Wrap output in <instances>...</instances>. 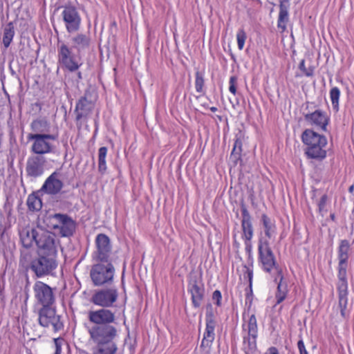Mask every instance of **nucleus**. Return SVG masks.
I'll return each mask as SVG.
<instances>
[{
	"label": "nucleus",
	"instance_id": "obj_1",
	"mask_svg": "<svg viewBox=\"0 0 354 354\" xmlns=\"http://www.w3.org/2000/svg\"><path fill=\"white\" fill-rule=\"evenodd\" d=\"M95 290L90 301L101 308L89 310L88 319L93 325L88 328L90 338L95 344L93 354H115L118 346L115 339L118 336V323L114 312L109 309L118 298L115 286Z\"/></svg>",
	"mask_w": 354,
	"mask_h": 354
},
{
	"label": "nucleus",
	"instance_id": "obj_2",
	"mask_svg": "<svg viewBox=\"0 0 354 354\" xmlns=\"http://www.w3.org/2000/svg\"><path fill=\"white\" fill-rule=\"evenodd\" d=\"M301 140L306 148L305 154L308 158L323 160L326 157L327 140L324 136L320 135L312 129L304 130L301 136Z\"/></svg>",
	"mask_w": 354,
	"mask_h": 354
},
{
	"label": "nucleus",
	"instance_id": "obj_3",
	"mask_svg": "<svg viewBox=\"0 0 354 354\" xmlns=\"http://www.w3.org/2000/svg\"><path fill=\"white\" fill-rule=\"evenodd\" d=\"M115 271V267L111 261H97L90 270V277L93 286L99 287L112 285Z\"/></svg>",
	"mask_w": 354,
	"mask_h": 354
},
{
	"label": "nucleus",
	"instance_id": "obj_4",
	"mask_svg": "<svg viewBox=\"0 0 354 354\" xmlns=\"http://www.w3.org/2000/svg\"><path fill=\"white\" fill-rule=\"evenodd\" d=\"M32 237L36 239L37 254L57 257L56 236L54 233L39 227L38 232H34Z\"/></svg>",
	"mask_w": 354,
	"mask_h": 354
},
{
	"label": "nucleus",
	"instance_id": "obj_5",
	"mask_svg": "<svg viewBox=\"0 0 354 354\" xmlns=\"http://www.w3.org/2000/svg\"><path fill=\"white\" fill-rule=\"evenodd\" d=\"M73 48L64 43L58 44V62L70 72H75L82 65V55L73 52Z\"/></svg>",
	"mask_w": 354,
	"mask_h": 354
},
{
	"label": "nucleus",
	"instance_id": "obj_6",
	"mask_svg": "<svg viewBox=\"0 0 354 354\" xmlns=\"http://www.w3.org/2000/svg\"><path fill=\"white\" fill-rule=\"evenodd\" d=\"M27 138L33 141L31 151L39 156L55 152L56 147L50 141L57 140L58 133H29Z\"/></svg>",
	"mask_w": 354,
	"mask_h": 354
},
{
	"label": "nucleus",
	"instance_id": "obj_7",
	"mask_svg": "<svg viewBox=\"0 0 354 354\" xmlns=\"http://www.w3.org/2000/svg\"><path fill=\"white\" fill-rule=\"evenodd\" d=\"M37 254V257L30 261V269L39 278L50 274L57 267V257L41 254Z\"/></svg>",
	"mask_w": 354,
	"mask_h": 354
},
{
	"label": "nucleus",
	"instance_id": "obj_8",
	"mask_svg": "<svg viewBox=\"0 0 354 354\" xmlns=\"http://www.w3.org/2000/svg\"><path fill=\"white\" fill-rule=\"evenodd\" d=\"M47 219L51 222L48 226L53 230L58 229L62 237L72 236L75 232V222L67 214L56 213L50 215Z\"/></svg>",
	"mask_w": 354,
	"mask_h": 354
},
{
	"label": "nucleus",
	"instance_id": "obj_9",
	"mask_svg": "<svg viewBox=\"0 0 354 354\" xmlns=\"http://www.w3.org/2000/svg\"><path fill=\"white\" fill-rule=\"evenodd\" d=\"M347 263H339L338 264V283L337 291L339 304L341 315L345 318L348 316V283L346 279Z\"/></svg>",
	"mask_w": 354,
	"mask_h": 354
},
{
	"label": "nucleus",
	"instance_id": "obj_10",
	"mask_svg": "<svg viewBox=\"0 0 354 354\" xmlns=\"http://www.w3.org/2000/svg\"><path fill=\"white\" fill-rule=\"evenodd\" d=\"M93 93L94 90L89 86L85 90L84 95L76 103L75 113L76 114L75 120L77 125L81 120L88 118L94 108L95 99H93Z\"/></svg>",
	"mask_w": 354,
	"mask_h": 354
},
{
	"label": "nucleus",
	"instance_id": "obj_11",
	"mask_svg": "<svg viewBox=\"0 0 354 354\" xmlns=\"http://www.w3.org/2000/svg\"><path fill=\"white\" fill-rule=\"evenodd\" d=\"M62 16L68 33L77 32L81 26L82 19L77 8L72 5L62 6Z\"/></svg>",
	"mask_w": 354,
	"mask_h": 354
},
{
	"label": "nucleus",
	"instance_id": "obj_12",
	"mask_svg": "<svg viewBox=\"0 0 354 354\" xmlns=\"http://www.w3.org/2000/svg\"><path fill=\"white\" fill-rule=\"evenodd\" d=\"M258 252L259 261L265 271L270 272L273 268H276L277 271L281 270L277 266L274 255L267 240L263 241V239H259Z\"/></svg>",
	"mask_w": 354,
	"mask_h": 354
},
{
	"label": "nucleus",
	"instance_id": "obj_13",
	"mask_svg": "<svg viewBox=\"0 0 354 354\" xmlns=\"http://www.w3.org/2000/svg\"><path fill=\"white\" fill-rule=\"evenodd\" d=\"M97 250L93 254V259L96 261H111V245L110 239L105 234H99L95 239Z\"/></svg>",
	"mask_w": 354,
	"mask_h": 354
},
{
	"label": "nucleus",
	"instance_id": "obj_14",
	"mask_svg": "<svg viewBox=\"0 0 354 354\" xmlns=\"http://www.w3.org/2000/svg\"><path fill=\"white\" fill-rule=\"evenodd\" d=\"M60 317L56 315V310L51 306H42L39 312V323L44 327L53 326L55 331L63 327Z\"/></svg>",
	"mask_w": 354,
	"mask_h": 354
},
{
	"label": "nucleus",
	"instance_id": "obj_15",
	"mask_svg": "<svg viewBox=\"0 0 354 354\" xmlns=\"http://www.w3.org/2000/svg\"><path fill=\"white\" fill-rule=\"evenodd\" d=\"M35 296L42 306H52L55 302V296L52 288L46 283L37 281L34 287Z\"/></svg>",
	"mask_w": 354,
	"mask_h": 354
},
{
	"label": "nucleus",
	"instance_id": "obj_16",
	"mask_svg": "<svg viewBox=\"0 0 354 354\" xmlns=\"http://www.w3.org/2000/svg\"><path fill=\"white\" fill-rule=\"evenodd\" d=\"M304 117L308 124L319 127L324 131H327L330 118L325 111L317 109L312 113H304Z\"/></svg>",
	"mask_w": 354,
	"mask_h": 354
},
{
	"label": "nucleus",
	"instance_id": "obj_17",
	"mask_svg": "<svg viewBox=\"0 0 354 354\" xmlns=\"http://www.w3.org/2000/svg\"><path fill=\"white\" fill-rule=\"evenodd\" d=\"M46 162L45 158L41 156L30 157L26 168L27 176L35 178L41 176L44 171Z\"/></svg>",
	"mask_w": 354,
	"mask_h": 354
},
{
	"label": "nucleus",
	"instance_id": "obj_18",
	"mask_svg": "<svg viewBox=\"0 0 354 354\" xmlns=\"http://www.w3.org/2000/svg\"><path fill=\"white\" fill-rule=\"evenodd\" d=\"M71 47L78 54H82L90 48L91 38L89 33H77L71 37Z\"/></svg>",
	"mask_w": 354,
	"mask_h": 354
},
{
	"label": "nucleus",
	"instance_id": "obj_19",
	"mask_svg": "<svg viewBox=\"0 0 354 354\" xmlns=\"http://www.w3.org/2000/svg\"><path fill=\"white\" fill-rule=\"evenodd\" d=\"M188 291L192 295V302L194 308H199L203 300L205 290L200 285L196 277L192 278L188 283Z\"/></svg>",
	"mask_w": 354,
	"mask_h": 354
},
{
	"label": "nucleus",
	"instance_id": "obj_20",
	"mask_svg": "<svg viewBox=\"0 0 354 354\" xmlns=\"http://www.w3.org/2000/svg\"><path fill=\"white\" fill-rule=\"evenodd\" d=\"M215 326L216 324L206 323L205 331L200 345L201 354H210L212 344L215 338Z\"/></svg>",
	"mask_w": 354,
	"mask_h": 354
},
{
	"label": "nucleus",
	"instance_id": "obj_21",
	"mask_svg": "<svg viewBox=\"0 0 354 354\" xmlns=\"http://www.w3.org/2000/svg\"><path fill=\"white\" fill-rule=\"evenodd\" d=\"M57 172L55 171L48 176L41 187V190L50 195L58 194L63 187L64 184L62 181L57 178Z\"/></svg>",
	"mask_w": 354,
	"mask_h": 354
},
{
	"label": "nucleus",
	"instance_id": "obj_22",
	"mask_svg": "<svg viewBox=\"0 0 354 354\" xmlns=\"http://www.w3.org/2000/svg\"><path fill=\"white\" fill-rule=\"evenodd\" d=\"M289 1L283 0L280 1L279 13L277 21V26L284 31L286 28V24L288 21Z\"/></svg>",
	"mask_w": 354,
	"mask_h": 354
},
{
	"label": "nucleus",
	"instance_id": "obj_23",
	"mask_svg": "<svg viewBox=\"0 0 354 354\" xmlns=\"http://www.w3.org/2000/svg\"><path fill=\"white\" fill-rule=\"evenodd\" d=\"M278 277H279V282L278 283L277 290L275 295L277 304L281 303L286 299L288 292V284L286 281H283L281 270H278Z\"/></svg>",
	"mask_w": 354,
	"mask_h": 354
},
{
	"label": "nucleus",
	"instance_id": "obj_24",
	"mask_svg": "<svg viewBox=\"0 0 354 354\" xmlns=\"http://www.w3.org/2000/svg\"><path fill=\"white\" fill-rule=\"evenodd\" d=\"M30 128L34 133H48L50 124L45 119H37L32 122Z\"/></svg>",
	"mask_w": 354,
	"mask_h": 354
},
{
	"label": "nucleus",
	"instance_id": "obj_25",
	"mask_svg": "<svg viewBox=\"0 0 354 354\" xmlns=\"http://www.w3.org/2000/svg\"><path fill=\"white\" fill-rule=\"evenodd\" d=\"M39 226L37 228H32L30 230H24L20 234L21 241L24 247L29 248L32 245L33 242L36 243V239L32 237L34 232L39 230Z\"/></svg>",
	"mask_w": 354,
	"mask_h": 354
},
{
	"label": "nucleus",
	"instance_id": "obj_26",
	"mask_svg": "<svg viewBox=\"0 0 354 354\" xmlns=\"http://www.w3.org/2000/svg\"><path fill=\"white\" fill-rule=\"evenodd\" d=\"M261 223L263 226L266 236L270 239L275 232L274 223L265 214L261 215Z\"/></svg>",
	"mask_w": 354,
	"mask_h": 354
},
{
	"label": "nucleus",
	"instance_id": "obj_27",
	"mask_svg": "<svg viewBox=\"0 0 354 354\" xmlns=\"http://www.w3.org/2000/svg\"><path fill=\"white\" fill-rule=\"evenodd\" d=\"M350 250V243L348 240H342L338 248L339 263H347L348 259V251Z\"/></svg>",
	"mask_w": 354,
	"mask_h": 354
},
{
	"label": "nucleus",
	"instance_id": "obj_28",
	"mask_svg": "<svg viewBox=\"0 0 354 354\" xmlns=\"http://www.w3.org/2000/svg\"><path fill=\"white\" fill-rule=\"evenodd\" d=\"M27 205L30 211H39L42 207L41 200L35 194H31L28 197Z\"/></svg>",
	"mask_w": 354,
	"mask_h": 354
},
{
	"label": "nucleus",
	"instance_id": "obj_29",
	"mask_svg": "<svg viewBox=\"0 0 354 354\" xmlns=\"http://www.w3.org/2000/svg\"><path fill=\"white\" fill-rule=\"evenodd\" d=\"M14 35V26L12 23H9L3 30V44L6 48L9 47Z\"/></svg>",
	"mask_w": 354,
	"mask_h": 354
},
{
	"label": "nucleus",
	"instance_id": "obj_30",
	"mask_svg": "<svg viewBox=\"0 0 354 354\" xmlns=\"http://www.w3.org/2000/svg\"><path fill=\"white\" fill-rule=\"evenodd\" d=\"M241 228L243 230V237L245 241H250L253 236L252 221H241Z\"/></svg>",
	"mask_w": 354,
	"mask_h": 354
},
{
	"label": "nucleus",
	"instance_id": "obj_31",
	"mask_svg": "<svg viewBox=\"0 0 354 354\" xmlns=\"http://www.w3.org/2000/svg\"><path fill=\"white\" fill-rule=\"evenodd\" d=\"M258 328L257 318L254 315H252L248 322V335L252 336V339H257Z\"/></svg>",
	"mask_w": 354,
	"mask_h": 354
},
{
	"label": "nucleus",
	"instance_id": "obj_32",
	"mask_svg": "<svg viewBox=\"0 0 354 354\" xmlns=\"http://www.w3.org/2000/svg\"><path fill=\"white\" fill-rule=\"evenodd\" d=\"M243 343L248 344V348L245 350V352L252 353L257 350V339H252V336L247 335L243 337Z\"/></svg>",
	"mask_w": 354,
	"mask_h": 354
},
{
	"label": "nucleus",
	"instance_id": "obj_33",
	"mask_svg": "<svg viewBox=\"0 0 354 354\" xmlns=\"http://www.w3.org/2000/svg\"><path fill=\"white\" fill-rule=\"evenodd\" d=\"M339 95L340 91L337 87H333L330 89V97L334 108L337 107L339 105Z\"/></svg>",
	"mask_w": 354,
	"mask_h": 354
},
{
	"label": "nucleus",
	"instance_id": "obj_34",
	"mask_svg": "<svg viewBox=\"0 0 354 354\" xmlns=\"http://www.w3.org/2000/svg\"><path fill=\"white\" fill-rule=\"evenodd\" d=\"M205 322L209 324H216L213 306L211 304L206 305Z\"/></svg>",
	"mask_w": 354,
	"mask_h": 354
},
{
	"label": "nucleus",
	"instance_id": "obj_35",
	"mask_svg": "<svg viewBox=\"0 0 354 354\" xmlns=\"http://www.w3.org/2000/svg\"><path fill=\"white\" fill-rule=\"evenodd\" d=\"M204 82H205V80H204L203 74L201 72L197 71L196 73L195 87H196V90L198 93L203 92Z\"/></svg>",
	"mask_w": 354,
	"mask_h": 354
},
{
	"label": "nucleus",
	"instance_id": "obj_36",
	"mask_svg": "<svg viewBox=\"0 0 354 354\" xmlns=\"http://www.w3.org/2000/svg\"><path fill=\"white\" fill-rule=\"evenodd\" d=\"M299 68L307 77H312L314 74L315 68L313 66H309L308 68H306L305 66L304 59H302L300 62L299 64Z\"/></svg>",
	"mask_w": 354,
	"mask_h": 354
},
{
	"label": "nucleus",
	"instance_id": "obj_37",
	"mask_svg": "<svg viewBox=\"0 0 354 354\" xmlns=\"http://www.w3.org/2000/svg\"><path fill=\"white\" fill-rule=\"evenodd\" d=\"M238 47L242 50L246 39V34L243 30H239L236 35Z\"/></svg>",
	"mask_w": 354,
	"mask_h": 354
},
{
	"label": "nucleus",
	"instance_id": "obj_38",
	"mask_svg": "<svg viewBox=\"0 0 354 354\" xmlns=\"http://www.w3.org/2000/svg\"><path fill=\"white\" fill-rule=\"evenodd\" d=\"M241 214H242V221H252L251 216L247 209V207L243 201L241 203Z\"/></svg>",
	"mask_w": 354,
	"mask_h": 354
},
{
	"label": "nucleus",
	"instance_id": "obj_39",
	"mask_svg": "<svg viewBox=\"0 0 354 354\" xmlns=\"http://www.w3.org/2000/svg\"><path fill=\"white\" fill-rule=\"evenodd\" d=\"M327 199H328V197H327L326 194H324L322 196V198H320V201L318 203L319 212L320 213H322L323 212H324L326 210L325 207H326Z\"/></svg>",
	"mask_w": 354,
	"mask_h": 354
},
{
	"label": "nucleus",
	"instance_id": "obj_40",
	"mask_svg": "<svg viewBox=\"0 0 354 354\" xmlns=\"http://www.w3.org/2000/svg\"><path fill=\"white\" fill-rule=\"evenodd\" d=\"M236 81H237V77L236 76L230 77L229 90L234 95H235L236 92V87L235 86Z\"/></svg>",
	"mask_w": 354,
	"mask_h": 354
},
{
	"label": "nucleus",
	"instance_id": "obj_41",
	"mask_svg": "<svg viewBox=\"0 0 354 354\" xmlns=\"http://www.w3.org/2000/svg\"><path fill=\"white\" fill-rule=\"evenodd\" d=\"M221 298H222V295H221V292L220 290H216L215 291H214V292L212 294V299L216 301V305L217 306H221Z\"/></svg>",
	"mask_w": 354,
	"mask_h": 354
},
{
	"label": "nucleus",
	"instance_id": "obj_42",
	"mask_svg": "<svg viewBox=\"0 0 354 354\" xmlns=\"http://www.w3.org/2000/svg\"><path fill=\"white\" fill-rule=\"evenodd\" d=\"M245 268V272H244V277H247L249 281V288H251L252 283V277H253V272L252 270L249 269L247 267Z\"/></svg>",
	"mask_w": 354,
	"mask_h": 354
},
{
	"label": "nucleus",
	"instance_id": "obj_43",
	"mask_svg": "<svg viewBox=\"0 0 354 354\" xmlns=\"http://www.w3.org/2000/svg\"><path fill=\"white\" fill-rule=\"evenodd\" d=\"M98 170L101 174H104L106 170L105 159L98 160Z\"/></svg>",
	"mask_w": 354,
	"mask_h": 354
},
{
	"label": "nucleus",
	"instance_id": "obj_44",
	"mask_svg": "<svg viewBox=\"0 0 354 354\" xmlns=\"http://www.w3.org/2000/svg\"><path fill=\"white\" fill-rule=\"evenodd\" d=\"M107 153V148L106 147H101L98 151V160L105 159Z\"/></svg>",
	"mask_w": 354,
	"mask_h": 354
},
{
	"label": "nucleus",
	"instance_id": "obj_45",
	"mask_svg": "<svg viewBox=\"0 0 354 354\" xmlns=\"http://www.w3.org/2000/svg\"><path fill=\"white\" fill-rule=\"evenodd\" d=\"M297 346H298L300 354H308L305 348L304 343L302 339H300L298 342Z\"/></svg>",
	"mask_w": 354,
	"mask_h": 354
},
{
	"label": "nucleus",
	"instance_id": "obj_46",
	"mask_svg": "<svg viewBox=\"0 0 354 354\" xmlns=\"http://www.w3.org/2000/svg\"><path fill=\"white\" fill-rule=\"evenodd\" d=\"M62 339H60V338H55L54 339L56 352L62 353Z\"/></svg>",
	"mask_w": 354,
	"mask_h": 354
},
{
	"label": "nucleus",
	"instance_id": "obj_47",
	"mask_svg": "<svg viewBox=\"0 0 354 354\" xmlns=\"http://www.w3.org/2000/svg\"><path fill=\"white\" fill-rule=\"evenodd\" d=\"M241 151H239L238 149L233 147L231 153V158H234L235 160H238L240 158Z\"/></svg>",
	"mask_w": 354,
	"mask_h": 354
},
{
	"label": "nucleus",
	"instance_id": "obj_48",
	"mask_svg": "<svg viewBox=\"0 0 354 354\" xmlns=\"http://www.w3.org/2000/svg\"><path fill=\"white\" fill-rule=\"evenodd\" d=\"M252 296H253L252 290V287H251V288H249V291L246 293V297H245L246 301H249L250 304H251V303H252Z\"/></svg>",
	"mask_w": 354,
	"mask_h": 354
},
{
	"label": "nucleus",
	"instance_id": "obj_49",
	"mask_svg": "<svg viewBox=\"0 0 354 354\" xmlns=\"http://www.w3.org/2000/svg\"><path fill=\"white\" fill-rule=\"evenodd\" d=\"M234 147L239 149V151H242V141L239 138H236L234 144Z\"/></svg>",
	"mask_w": 354,
	"mask_h": 354
},
{
	"label": "nucleus",
	"instance_id": "obj_50",
	"mask_svg": "<svg viewBox=\"0 0 354 354\" xmlns=\"http://www.w3.org/2000/svg\"><path fill=\"white\" fill-rule=\"evenodd\" d=\"M266 354H279V353L278 349L276 347L272 346V347L269 348V349L268 350V352L266 353Z\"/></svg>",
	"mask_w": 354,
	"mask_h": 354
},
{
	"label": "nucleus",
	"instance_id": "obj_51",
	"mask_svg": "<svg viewBox=\"0 0 354 354\" xmlns=\"http://www.w3.org/2000/svg\"><path fill=\"white\" fill-rule=\"evenodd\" d=\"M245 249H246V250L248 252H250L251 248H252V245L250 244V241H247L245 240Z\"/></svg>",
	"mask_w": 354,
	"mask_h": 354
},
{
	"label": "nucleus",
	"instance_id": "obj_52",
	"mask_svg": "<svg viewBox=\"0 0 354 354\" xmlns=\"http://www.w3.org/2000/svg\"><path fill=\"white\" fill-rule=\"evenodd\" d=\"M77 82H79L80 80H81L82 79V73L80 71L77 72Z\"/></svg>",
	"mask_w": 354,
	"mask_h": 354
},
{
	"label": "nucleus",
	"instance_id": "obj_53",
	"mask_svg": "<svg viewBox=\"0 0 354 354\" xmlns=\"http://www.w3.org/2000/svg\"><path fill=\"white\" fill-rule=\"evenodd\" d=\"M353 191H354V185H352L351 186L349 187L348 192L350 193H352Z\"/></svg>",
	"mask_w": 354,
	"mask_h": 354
},
{
	"label": "nucleus",
	"instance_id": "obj_54",
	"mask_svg": "<svg viewBox=\"0 0 354 354\" xmlns=\"http://www.w3.org/2000/svg\"><path fill=\"white\" fill-rule=\"evenodd\" d=\"M330 217L332 221H335V214H331Z\"/></svg>",
	"mask_w": 354,
	"mask_h": 354
},
{
	"label": "nucleus",
	"instance_id": "obj_55",
	"mask_svg": "<svg viewBox=\"0 0 354 354\" xmlns=\"http://www.w3.org/2000/svg\"><path fill=\"white\" fill-rule=\"evenodd\" d=\"M210 110L212 112H216L217 111V108L214 107V106H212V107L210 108Z\"/></svg>",
	"mask_w": 354,
	"mask_h": 354
},
{
	"label": "nucleus",
	"instance_id": "obj_56",
	"mask_svg": "<svg viewBox=\"0 0 354 354\" xmlns=\"http://www.w3.org/2000/svg\"><path fill=\"white\" fill-rule=\"evenodd\" d=\"M54 354H61V353L55 351Z\"/></svg>",
	"mask_w": 354,
	"mask_h": 354
},
{
	"label": "nucleus",
	"instance_id": "obj_57",
	"mask_svg": "<svg viewBox=\"0 0 354 354\" xmlns=\"http://www.w3.org/2000/svg\"><path fill=\"white\" fill-rule=\"evenodd\" d=\"M245 354H250V353H249V352H245Z\"/></svg>",
	"mask_w": 354,
	"mask_h": 354
}]
</instances>
